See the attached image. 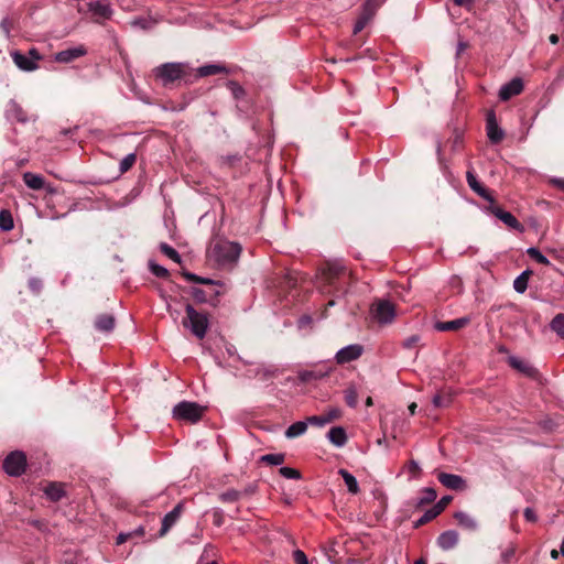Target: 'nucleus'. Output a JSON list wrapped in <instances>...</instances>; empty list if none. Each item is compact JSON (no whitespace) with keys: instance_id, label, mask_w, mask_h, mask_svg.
<instances>
[{"instance_id":"nucleus-1","label":"nucleus","mask_w":564,"mask_h":564,"mask_svg":"<svg viewBox=\"0 0 564 564\" xmlns=\"http://www.w3.org/2000/svg\"><path fill=\"white\" fill-rule=\"evenodd\" d=\"M241 253V246L237 242L219 240L208 249L209 259L214 260L219 267L232 265L237 262Z\"/></svg>"},{"instance_id":"nucleus-2","label":"nucleus","mask_w":564,"mask_h":564,"mask_svg":"<svg viewBox=\"0 0 564 564\" xmlns=\"http://www.w3.org/2000/svg\"><path fill=\"white\" fill-rule=\"evenodd\" d=\"M186 316L182 321V325L189 329L198 339H203L209 327L208 315L204 312L196 311L191 304L185 307Z\"/></svg>"},{"instance_id":"nucleus-3","label":"nucleus","mask_w":564,"mask_h":564,"mask_svg":"<svg viewBox=\"0 0 564 564\" xmlns=\"http://www.w3.org/2000/svg\"><path fill=\"white\" fill-rule=\"evenodd\" d=\"M204 411L205 408L195 402L183 401L174 406L173 415L177 420L196 423L202 419Z\"/></svg>"},{"instance_id":"nucleus-4","label":"nucleus","mask_w":564,"mask_h":564,"mask_svg":"<svg viewBox=\"0 0 564 564\" xmlns=\"http://www.w3.org/2000/svg\"><path fill=\"white\" fill-rule=\"evenodd\" d=\"M370 314L379 324H390L395 318V306L388 300H377L370 307Z\"/></svg>"},{"instance_id":"nucleus-5","label":"nucleus","mask_w":564,"mask_h":564,"mask_svg":"<svg viewBox=\"0 0 564 564\" xmlns=\"http://www.w3.org/2000/svg\"><path fill=\"white\" fill-rule=\"evenodd\" d=\"M154 75L166 86L185 75V65L182 63H165L154 69Z\"/></svg>"},{"instance_id":"nucleus-6","label":"nucleus","mask_w":564,"mask_h":564,"mask_svg":"<svg viewBox=\"0 0 564 564\" xmlns=\"http://www.w3.org/2000/svg\"><path fill=\"white\" fill-rule=\"evenodd\" d=\"M11 57L17 67L23 72H33L37 69V63L42 59V55L35 47L30 48L28 54L14 51L11 53Z\"/></svg>"},{"instance_id":"nucleus-7","label":"nucleus","mask_w":564,"mask_h":564,"mask_svg":"<svg viewBox=\"0 0 564 564\" xmlns=\"http://www.w3.org/2000/svg\"><path fill=\"white\" fill-rule=\"evenodd\" d=\"M26 467V457L22 452H12L3 462V469L10 476H20Z\"/></svg>"},{"instance_id":"nucleus-8","label":"nucleus","mask_w":564,"mask_h":564,"mask_svg":"<svg viewBox=\"0 0 564 564\" xmlns=\"http://www.w3.org/2000/svg\"><path fill=\"white\" fill-rule=\"evenodd\" d=\"M378 9L377 0H366L362 6L361 13L354 26V33L361 32L365 26L372 20Z\"/></svg>"},{"instance_id":"nucleus-9","label":"nucleus","mask_w":564,"mask_h":564,"mask_svg":"<svg viewBox=\"0 0 564 564\" xmlns=\"http://www.w3.org/2000/svg\"><path fill=\"white\" fill-rule=\"evenodd\" d=\"M437 479L444 487L451 490L463 491L467 489L466 480L459 475L438 473Z\"/></svg>"},{"instance_id":"nucleus-10","label":"nucleus","mask_w":564,"mask_h":564,"mask_svg":"<svg viewBox=\"0 0 564 564\" xmlns=\"http://www.w3.org/2000/svg\"><path fill=\"white\" fill-rule=\"evenodd\" d=\"M364 351L362 346L358 344L348 345L337 351L335 359L337 364L343 365L358 359Z\"/></svg>"},{"instance_id":"nucleus-11","label":"nucleus","mask_w":564,"mask_h":564,"mask_svg":"<svg viewBox=\"0 0 564 564\" xmlns=\"http://www.w3.org/2000/svg\"><path fill=\"white\" fill-rule=\"evenodd\" d=\"M490 210L497 218H499L508 227L516 229L520 232H522L524 230L523 226L518 221V219L511 213L506 212L498 206H492L490 208Z\"/></svg>"},{"instance_id":"nucleus-12","label":"nucleus","mask_w":564,"mask_h":564,"mask_svg":"<svg viewBox=\"0 0 564 564\" xmlns=\"http://www.w3.org/2000/svg\"><path fill=\"white\" fill-rule=\"evenodd\" d=\"M523 90V83L520 78H513L506 85L501 86L499 90V98L503 101L509 100L511 97L521 94Z\"/></svg>"},{"instance_id":"nucleus-13","label":"nucleus","mask_w":564,"mask_h":564,"mask_svg":"<svg viewBox=\"0 0 564 564\" xmlns=\"http://www.w3.org/2000/svg\"><path fill=\"white\" fill-rule=\"evenodd\" d=\"M466 180H467V183L469 185V187L477 194L479 195L480 197H482L484 199L488 200L489 203L494 204L495 203V199L494 197L491 196V194L488 192V189L482 186L475 173L473 171H467L466 173Z\"/></svg>"},{"instance_id":"nucleus-14","label":"nucleus","mask_w":564,"mask_h":564,"mask_svg":"<svg viewBox=\"0 0 564 564\" xmlns=\"http://www.w3.org/2000/svg\"><path fill=\"white\" fill-rule=\"evenodd\" d=\"M183 506L182 503L176 505L172 511L166 513L162 520V527L159 532L160 536H164L169 530L177 522L181 517Z\"/></svg>"},{"instance_id":"nucleus-15","label":"nucleus","mask_w":564,"mask_h":564,"mask_svg":"<svg viewBox=\"0 0 564 564\" xmlns=\"http://www.w3.org/2000/svg\"><path fill=\"white\" fill-rule=\"evenodd\" d=\"M487 135L494 143H499L505 137V132L499 128L494 112H490L487 117Z\"/></svg>"},{"instance_id":"nucleus-16","label":"nucleus","mask_w":564,"mask_h":564,"mask_svg":"<svg viewBox=\"0 0 564 564\" xmlns=\"http://www.w3.org/2000/svg\"><path fill=\"white\" fill-rule=\"evenodd\" d=\"M470 322L469 317H460L457 319L448 321V322H437L435 323V329L438 332H453L458 330L465 326H467Z\"/></svg>"},{"instance_id":"nucleus-17","label":"nucleus","mask_w":564,"mask_h":564,"mask_svg":"<svg viewBox=\"0 0 564 564\" xmlns=\"http://www.w3.org/2000/svg\"><path fill=\"white\" fill-rule=\"evenodd\" d=\"M95 328L102 333H110L116 325V318L112 314H99L95 319Z\"/></svg>"},{"instance_id":"nucleus-18","label":"nucleus","mask_w":564,"mask_h":564,"mask_svg":"<svg viewBox=\"0 0 564 564\" xmlns=\"http://www.w3.org/2000/svg\"><path fill=\"white\" fill-rule=\"evenodd\" d=\"M43 491L47 499L51 501H59L65 496V488L62 482H47L46 486L43 488Z\"/></svg>"},{"instance_id":"nucleus-19","label":"nucleus","mask_w":564,"mask_h":564,"mask_svg":"<svg viewBox=\"0 0 564 564\" xmlns=\"http://www.w3.org/2000/svg\"><path fill=\"white\" fill-rule=\"evenodd\" d=\"M86 54V50L83 46L68 48L61 51L55 54V61L58 63H69Z\"/></svg>"},{"instance_id":"nucleus-20","label":"nucleus","mask_w":564,"mask_h":564,"mask_svg":"<svg viewBox=\"0 0 564 564\" xmlns=\"http://www.w3.org/2000/svg\"><path fill=\"white\" fill-rule=\"evenodd\" d=\"M458 540H459L458 533L454 530H448V531L443 532L438 536L437 544L442 550L447 551V550L455 547L456 544L458 543Z\"/></svg>"},{"instance_id":"nucleus-21","label":"nucleus","mask_w":564,"mask_h":564,"mask_svg":"<svg viewBox=\"0 0 564 564\" xmlns=\"http://www.w3.org/2000/svg\"><path fill=\"white\" fill-rule=\"evenodd\" d=\"M23 181L25 185L31 189L39 191L45 187V181L43 176L32 172H25L23 174Z\"/></svg>"},{"instance_id":"nucleus-22","label":"nucleus","mask_w":564,"mask_h":564,"mask_svg":"<svg viewBox=\"0 0 564 564\" xmlns=\"http://www.w3.org/2000/svg\"><path fill=\"white\" fill-rule=\"evenodd\" d=\"M328 440L337 447H341L347 442L346 431L340 426L332 427L328 432Z\"/></svg>"},{"instance_id":"nucleus-23","label":"nucleus","mask_w":564,"mask_h":564,"mask_svg":"<svg viewBox=\"0 0 564 564\" xmlns=\"http://www.w3.org/2000/svg\"><path fill=\"white\" fill-rule=\"evenodd\" d=\"M455 519L457 520L458 524L466 530L475 531L477 529V521L466 512H457L455 514Z\"/></svg>"},{"instance_id":"nucleus-24","label":"nucleus","mask_w":564,"mask_h":564,"mask_svg":"<svg viewBox=\"0 0 564 564\" xmlns=\"http://www.w3.org/2000/svg\"><path fill=\"white\" fill-rule=\"evenodd\" d=\"M89 10L102 19H109L112 14L110 6L99 1L89 3Z\"/></svg>"},{"instance_id":"nucleus-25","label":"nucleus","mask_w":564,"mask_h":564,"mask_svg":"<svg viewBox=\"0 0 564 564\" xmlns=\"http://www.w3.org/2000/svg\"><path fill=\"white\" fill-rule=\"evenodd\" d=\"M220 73L227 74L228 69L224 65L218 64L204 65L197 69V74L202 77L212 76Z\"/></svg>"},{"instance_id":"nucleus-26","label":"nucleus","mask_w":564,"mask_h":564,"mask_svg":"<svg viewBox=\"0 0 564 564\" xmlns=\"http://www.w3.org/2000/svg\"><path fill=\"white\" fill-rule=\"evenodd\" d=\"M306 430H307V423L304 421H297V422L291 424L286 429L285 436L288 438H294L300 435H303L306 432Z\"/></svg>"},{"instance_id":"nucleus-27","label":"nucleus","mask_w":564,"mask_h":564,"mask_svg":"<svg viewBox=\"0 0 564 564\" xmlns=\"http://www.w3.org/2000/svg\"><path fill=\"white\" fill-rule=\"evenodd\" d=\"M159 22H160V19H155V18L149 15V17H144V18H135L130 22V24L133 28L149 30V29L153 28L155 24H158Z\"/></svg>"},{"instance_id":"nucleus-28","label":"nucleus","mask_w":564,"mask_h":564,"mask_svg":"<svg viewBox=\"0 0 564 564\" xmlns=\"http://www.w3.org/2000/svg\"><path fill=\"white\" fill-rule=\"evenodd\" d=\"M338 474L343 477L349 492L354 495L359 492V486L355 476L346 469H339Z\"/></svg>"},{"instance_id":"nucleus-29","label":"nucleus","mask_w":564,"mask_h":564,"mask_svg":"<svg viewBox=\"0 0 564 564\" xmlns=\"http://www.w3.org/2000/svg\"><path fill=\"white\" fill-rule=\"evenodd\" d=\"M531 274L532 272L530 270H525L519 276L516 278V280L513 281V288L518 293L522 294L527 291L528 281Z\"/></svg>"},{"instance_id":"nucleus-30","label":"nucleus","mask_w":564,"mask_h":564,"mask_svg":"<svg viewBox=\"0 0 564 564\" xmlns=\"http://www.w3.org/2000/svg\"><path fill=\"white\" fill-rule=\"evenodd\" d=\"M243 494L250 495V494H252V490L246 489L243 492H241L236 489H229V490L220 494L219 499L223 502H235V501L239 500Z\"/></svg>"},{"instance_id":"nucleus-31","label":"nucleus","mask_w":564,"mask_h":564,"mask_svg":"<svg viewBox=\"0 0 564 564\" xmlns=\"http://www.w3.org/2000/svg\"><path fill=\"white\" fill-rule=\"evenodd\" d=\"M509 364L520 370L521 372L528 375V376H533L535 370L533 367H531L529 364H527L525 361L521 360V359H518L516 357H511L509 359Z\"/></svg>"},{"instance_id":"nucleus-32","label":"nucleus","mask_w":564,"mask_h":564,"mask_svg":"<svg viewBox=\"0 0 564 564\" xmlns=\"http://www.w3.org/2000/svg\"><path fill=\"white\" fill-rule=\"evenodd\" d=\"M326 376V372L317 371V370H304L299 373V379L308 383L315 380H319Z\"/></svg>"},{"instance_id":"nucleus-33","label":"nucleus","mask_w":564,"mask_h":564,"mask_svg":"<svg viewBox=\"0 0 564 564\" xmlns=\"http://www.w3.org/2000/svg\"><path fill=\"white\" fill-rule=\"evenodd\" d=\"M14 227V223H13V218H12V215L9 210H1L0 212V228L4 231H9L11 229H13Z\"/></svg>"},{"instance_id":"nucleus-34","label":"nucleus","mask_w":564,"mask_h":564,"mask_svg":"<svg viewBox=\"0 0 564 564\" xmlns=\"http://www.w3.org/2000/svg\"><path fill=\"white\" fill-rule=\"evenodd\" d=\"M551 329L564 338V314H557L550 324Z\"/></svg>"},{"instance_id":"nucleus-35","label":"nucleus","mask_w":564,"mask_h":564,"mask_svg":"<svg viewBox=\"0 0 564 564\" xmlns=\"http://www.w3.org/2000/svg\"><path fill=\"white\" fill-rule=\"evenodd\" d=\"M345 401L350 408H356L358 404V392L355 386H349L345 390Z\"/></svg>"},{"instance_id":"nucleus-36","label":"nucleus","mask_w":564,"mask_h":564,"mask_svg":"<svg viewBox=\"0 0 564 564\" xmlns=\"http://www.w3.org/2000/svg\"><path fill=\"white\" fill-rule=\"evenodd\" d=\"M226 86L230 90L235 99L239 100L245 97L246 91L242 88V86H240L237 82L228 80L226 83Z\"/></svg>"},{"instance_id":"nucleus-37","label":"nucleus","mask_w":564,"mask_h":564,"mask_svg":"<svg viewBox=\"0 0 564 564\" xmlns=\"http://www.w3.org/2000/svg\"><path fill=\"white\" fill-rule=\"evenodd\" d=\"M256 376L262 380H269L278 376V368L275 367H261L257 370Z\"/></svg>"},{"instance_id":"nucleus-38","label":"nucleus","mask_w":564,"mask_h":564,"mask_svg":"<svg viewBox=\"0 0 564 564\" xmlns=\"http://www.w3.org/2000/svg\"><path fill=\"white\" fill-rule=\"evenodd\" d=\"M436 497H437L436 491L431 487H426L422 490V497L419 499L417 505H425V503L433 502L436 499Z\"/></svg>"},{"instance_id":"nucleus-39","label":"nucleus","mask_w":564,"mask_h":564,"mask_svg":"<svg viewBox=\"0 0 564 564\" xmlns=\"http://www.w3.org/2000/svg\"><path fill=\"white\" fill-rule=\"evenodd\" d=\"M440 514V508L438 509H429L416 522L415 528L423 525L434 518H436Z\"/></svg>"},{"instance_id":"nucleus-40","label":"nucleus","mask_w":564,"mask_h":564,"mask_svg":"<svg viewBox=\"0 0 564 564\" xmlns=\"http://www.w3.org/2000/svg\"><path fill=\"white\" fill-rule=\"evenodd\" d=\"M345 272V268L339 264H332L324 272L325 278L330 281L332 279L339 276Z\"/></svg>"},{"instance_id":"nucleus-41","label":"nucleus","mask_w":564,"mask_h":564,"mask_svg":"<svg viewBox=\"0 0 564 564\" xmlns=\"http://www.w3.org/2000/svg\"><path fill=\"white\" fill-rule=\"evenodd\" d=\"M527 253L532 258L534 259L536 262H539L540 264H543V265H549L550 264V261L547 260V258L545 256H543L539 249L534 248V247H531L527 250Z\"/></svg>"},{"instance_id":"nucleus-42","label":"nucleus","mask_w":564,"mask_h":564,"mask_svg":"<svg viewBox=\"0 0 564 564\" xmlns=\"http://www.w3.org/2000/svg\"><path fill=\"white\" fill-rule=\"evenodd\" d=\"M135 160H137V156L134 153H130L128 155H126L121 161H120V172L121 173H126L127 171H129L133 164L135 163Z\"/></svg>"},{"instance_id":"nucleus-43","label":"nucleus","mask_w":564,"mask_h":564,"mask_svg":"<svg viewBox=\"0 0 564 564\" xmlns=\"http://www.w3.org/2000/svg\"><path fill=\"white\" fill-rule=\"evenodd\" d=\"M261 460L273 466L281 465L284 462L283 454H267L261 457Z\"/></svg>"},{"instance_id":"nucleus-44","label":"nucleus","mask_w":564,"mask_h":564,"mask_svg":"<svg viewBox=\"0 0 564 564\" xmlns=\"http://www.w3.org/2000/svg\"><path fill=\"white\" fill-rule=\"evenodd\" d=\"M279 473L282 477L288 479H300L301 473L292 467H281Z\"/></svg>"},{"instance_id":"nucleus-45","label":"nucleus","mask_w":564,"mask_h":564,"mask_svg":"<svg viewBox=\"0 0 564 564\" xmlns=\"http://www.w3.org/2000/svg\"><path fill=\"white\" fill-rule=\"evenodd\" d=\"M161 250L164 254H166L170 259H172L173 261L175 262H181V256L178 254V252L172 248L171 246L166 245V243H162L161 245Z\"/></svg>"},{"instance_id":"nucleus-46","label":"nucleus","mask_w":564,"mask_h":564,"mask_svg":"<svg viewBox=\"0 0 564 564\" xmlns=\"http://www.w3.org/2000/svg\"><path fill=\"white\" fill-rule=\"evenodd\" d=\"M405 468L409 471V474L411 475V478H419L421 475V471H422L419 463L414 459H411L406 464Z\"/></svg>"},{"instance_id":"nucleus-47","label":"nucleus","mask_w":564,"mask_h":564,"mask_svg":"<svg viewBox=\"0 0 564 564\" xmlns=\"http://www.w3.org/2000/svg\"><path fill=\"white\" fill-rule=\"evenodd\" d=\"M151 272L159 276V278H167L169 276V270L160 264H156L154 262L149 263Z\"/></svg>"},{"instance_id":"nucleus-48","label":"nucleus","mask_w":564,"mask_h":564,"mask_svg":"<svg viewBox=\"0 0 564 564\" xmlns=\"http://www.w3.org/2000/svg\"><path fill=\"white\" fill-rule=\"evenodd\" d=\"M451 403H452V397L451 395L443 397L441 394H436L433 398V404L436 408H445V406H448Z\"/></svg>"},{"instance_id":"nucleus-49","label":"nucleus","mask_w":564,"mask_h":564,"mask_svg":"<svg viewBox=\"0 0 564 564\" xmlns=\"http://www.w3.org/2000/svg\"><path fill=\"white\" fill-rule=\"evenodd\" d=\"M184 278L191 282H196V283H203V284H215V282L210 279H206V278H200L194 273H189V272H184L183 273Z\"/></svg>"},{"instance_id":"nucleus-50","label":"nucleus","mask_w":564,"mask_h":564,"mask_svg":"<svg viewBox=\"0 0 564 564\" xmlns=\"http://www.w3.org/2000/svg\"><path fill=\"white\" fill-rule=\"evenodd\" d=\"M323 415H324L326 422L330 423L340 417L341 411L337 408H332L328 411H326Z\"/></svg>"},{"instance_id":"nucleus-51","label":"nucleus","mask_w":564,"mask_h":564,"mask_svg":"<svg viewBox=\"0 0 564 564\" xmlns=\"http://www.w3.org/2000/svg\"><path fill=\"white\" fill-rule=\"evenodd\" d=\"M192 295L199 303H205V302L208 301V296L206 295V293L202 289L194 288L192 290Z\"/></svg>"},{"instance_id":"nucleus-52","label":"nucleus","mask_w":564,"mask_h":564,"mask_svg":"<svg viewBox=\"0 0 564 564\" xmlns=\"http://www.w3.org/2000/svg\"><path fill=\"white\" fill-rule=\"evenodd\" d=\"M421 340V337L419 335H412L410 337H408L404 341H403V347L406 348V349H411V348H414L417 346V344L420 343Z\"/></svg>"},{"instance_id":"nucleus-53","label":"nucleus","mask_w":564,"mask_h":564,"mask_svg":"<svg viewBox=\"0 0 564 564\" xmlns=\"http://www.w3.org/2000/svg\"><path fill=\"white\" fill-rule=\"evenodd\" d=\"M307 422L312 425H317V426H324L325 424H328L324 417V415H314V416H310L307 419Z\"/></svg>"},{"instance_id":"nucleus-54","label":"nucleus","mask_w":564,"mask_h":564,"mask_svg":"<svg viewBox=\"0 0 564 564\" xmlns=\"http://www.w3.org/2000/svg\"><path fill=\"white\" fill-rule=\"evenodd\" d=\"M293 557L296 564H308L305 553L301 550L294 551Z\"/></svg>"},{"instance_id":"nucleus-55","label":"nucleus","mask_w":564,"mask_h":564,"mask_svg":"<svg viewBox=\"0 0 564 564\" xmlns=\"http://www.w3.org/2000/svg\"><path fill=\"white\" fill-rule=\"evenodd\" d=\"M29 286L34 293H39L42 289V281L37 278H32L29 281Z\"/></svg>"},{"instance_id":"nucleus-56","label":"nucleus","mask_w":564,"mask_h":564,"mask_svg":"<svg viewBox=\"0 0 564 564\" xmlns=\"http://www.w3.org/2000/svg\"><path fill=\"white\" fill-rule=\"evenodd\" d=\"M452 500V497L447 496V497H443L434 507H432V509H438L440 508V513L445 509V507L451 502Z\"/></svg>"},{"instance_id":"nucleus-57","label":"nucleus","mask_w":564,"mask_h":564,"mask_svg":"<svg viewBox=\"0 0 564 564\" xmlns=\"http://www.w3.org/2000/svg\"><path fill=\"white\" fill-rule=\"evenodd\" d=\"M514 552H516L514 546L509 545V546H508V547L502 552V554H501L502 560H503L505 562H508L510 558H512V557H513Z\"/></svg>"},{"instance_id":"nucleus-58","label":"nucleus","mask_w":564,"mask_h":564,"mask_svg":"<svg viewBox=\"0 0 564 564\" xmlns=\"http://www.w3.org/2000/svg\"><path fill=\"white\" fill-rule=\"evenodd\" d=\"M0 26H1L2 31H3V33L7 36H9L10 35V31H11V26H12L11 21L8 18H6V19H3L1 21Z\"/></svg>"},{"instance_id":"nucleus-59","label":"nucleus","mask_w":564,"mask_h":564,"mask_svg":"<svg viewBox=\"0 0 564 564\" xmlns=\"http://www.w3.org/2000/svg\"><path fill=\"white\" fill-rule=\"evenodd\" d=\"M523 514L524 518L530 522H534L536 520L535 512L532 508H525Z\"/></svg>"},{"instance_id":"nucleus-60","label":"nucleus","mask_w":564,"mask_h":564,"mask_svg":"<svg viewBox=\"0 0 564 564\" xmlns=\"http://www.w3.org/2000/svg\"><path fill=\"white\" fill-rule=\"evenodd\" d=\"M130 538H132V533H130V532H128V533H120L117 536V544H122L126 541H128Z\"/></svg>"},{"instance_id":"nucleus-61","label":"nucleus","mask_w":564,"mask_h":564,"mask_svg":"<svg viewBox=\"0 0 564 564\" xmlns=\"http://www.w3.org/2000/svg\"><path fill=\"white\" fill-rule=\"evenodd\" d=\"M454 3L459 7L471 8L474 0H454Z\"/></svg>"},{"instance_id":"nucleus-62","label":"nucleus","mask_w":564,"mask_h":564,"mask_svg":"<svg viewBox=\"0 0 564 564\" xmlns=\"http://www.w3.org/2000/svg\"><path fill=\"white\" fill-rule=\"evenodd\" d=\"M214 523L218 527L223 524V512L220 510L214 512Z\"/></svg>"},{"instance_id":"nucleus-63","label":"nucleus","mask_w":564,"mask_h":564,"mask_svg":"<svg viewBox=\"0 0 564 564\" xmlns=\"http://www.w3.org/2000/svg\"><path fill=\"white\" fill-rule=\"evenodd\" d=\"M552 183H553L556 187H558V188H561V189H563V191H564V180H563V178H554V180H552Z\"/></svg>"},{"instance_id":"nucleus-64","label":"nucleus","mask_w":564,"mask_h":564,"mask_svg":"<svg viewBox=\"0 0 564 564\" xmlns=\"http://www.w3.org/2000/svg\"><path fill=\"white\" fill-rule=\"evenodd\" d=\"M131 533H132V536H143L145 531H144L143 527H139L138 529H135Z\"/></svg>"}]
</instances>
